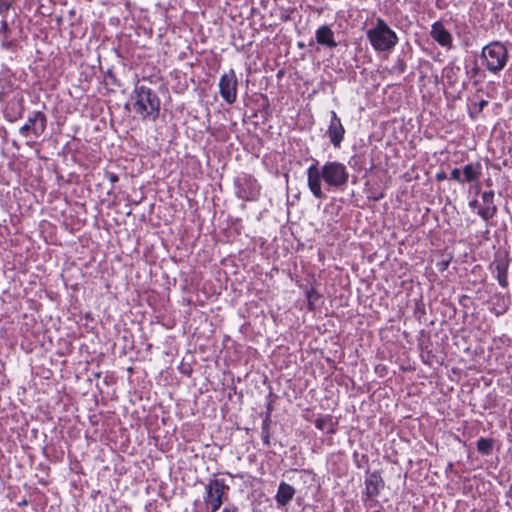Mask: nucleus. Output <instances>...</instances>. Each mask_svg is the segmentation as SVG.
<instances>
[{"label": "nucleus", "instance_id": "nucleus-36", "mask_svg": "<svg viewBox=\"0 0 512 512\" xmlns=\"http://www.w3.org/2000/svg\"><path fill=\"white\" fill-rule=\"evenodd\" d=\"M507 308H508V307H507L506 305H504V306L501 308V310L497 312V315H500V314L505 313V312H506V310H507Z\"/></svg>", "mask_w": 512, "mask_h": 512}, {"label": "nucleus", "instance_id": "nucleus-40", "mask_svg": "<svg viewBox=\"0 0 512 512\" xmlns=\"http://www.w3.org/2000/svg\"><path fill=\"white\" fill-rule=\"evenodd\" d=\"M475 189H476V192L478 193V192H479V190H480V186H479V184H476V185H475Z\"/></svg>", "mask_w": 512, "mask_h": 512}, {"label": "nucleus", "instance_id": "nucleus-17", "mask_svg": "<svg viewBox=\"0 0 512 512\" xmlns=\"http://www.w3.org/2000/svg\"><path fill=\"white\" fill-rule=\"evenodd\" d=\"M496 278L499 285L503 288L508 287V262L501 261L495 266Z\"/></svg>", "mask_w": 512, "mask_h": 512}, {"label": "nucleus", "instance_id": "nucleus-10", "mask_svg": "<svg viewBox=\"0 0 512 512\" xmlns=\"http://www.w3.org/2000/svg\"><path fill=\"white\" fill-rule=\"evenodd\" d=\"M47 116L42 111H34L29 114L26 125L32 127V134L38 138L40 137L47 128Z\"/></svg>", "mask_w": 512, "mask_h": 512}, {"label": "nucleus", "instance_id": "nucleus-31", "mask_svg": "<svg viewBox=\"0 0 512 512\" xmlns=\"http://www.w3.org/2000/svg\"><path fill=\"white\" fill-rule=\"evenodd\" d=\"M32 127H30V125H26L24 124L23 126L20 127L19 129V133L24 136V137H27L30 133H32Z\"/></svg>", "mask_w": 512, "mask_h": 512}, {"label": "nucleus", "instance_id": "nucleus-12", "mask_svg": "<svg viewBox=\"0 0 512 512\" xmlns=\"http://www.w3.org/2000/svg\"><path fill=\"white\" fill-rule=\"evenodd\" d=\"M384 485V480L378 471L368 474L365 479V496H378Z\"/></svg>", "mask_w": 512, "mask_h": 512}, {"label": "nucleus", "instance_id": "nucleus-18", "mask_svg": "<svg viewBox=\"0 0 512 512\" xmlns=\"http://www.w3.org/2000/svg\"><path fill=\"white\" fill-rule=\"evenodd\" d=\"M494 440L481 437L477 441V451L482 455H490L493 450Z\"/></svg>", "mask_w": 512, "mask_h": 512}, {"label": "nucleus", "instance_id": "nucleus-16", "mask_svg": "<svg viewBox=\"0 0 512 512\" xmlns=\"http://www.w3.org/2000/svg\"><path fill=\"white\" fill-rule=\"evenodd\" d=\"M315 426L321 431H325L327 434H334L337 431V420L331 415H325L315 420Z\"/></svg>", "mask_w": 512, "mask_h": 512}, {"label": "nucleus", "instance_id": "nucleus-26", "mask_svg": "<svg viewBox=\"0 0 512 512\" xmlns=\"http://www.w3.org/2000/svg\"><path fill=\"white\" fill-rule=\"evenodd\" d=\"M105 79L112 85L120 86L114 72L111 69L105 73Z\"/></svg>", "mask_w": 512, "mask_h": 512}, {"label": "nucleus", "instance_id": "nucleus-24", "mask_svg": "<svg viewBox=\"0 0 512 512\" xmlns=\"http://www.w3.org/2000/svg\"><path fill=\"white\" fill-rule=\"evenodd\" d=\"M376 497L377 496H365L363 498V502H364L365 507L369 508V509L376 507L379 504V502L376 499Z\"/></svg>", "mask_w": 512, "mask_h": 512}, {"label": "nucleus", "instance_id": "nucleus-35", "mask_svg": "<svg viewBox=\"0 0 512 512\" xmlns=\"http://www.w3.org/2000/svg\"><path fill=\"white\" fill-rule=\"evenodd\" d=\"M446 178H447V175H446L445 172H439V173L436 174V179L438 181L444 180Z\"/></svg>", "mask_w": 512, "mask_h": 512}, {"label": "nucleus", "instance_id": "nucleus-25", "mask_svg": "<svg viewBox=\"0 0 512 512\" xmlns=\"http://www.w3.org/2000/svg\"><path fill=\"white\" fill-rule=\"evenodd\" d=\"M450 179L457 181L460 184H463V176L461 175L460 169L454 168L450 173Z\"/></svg>", "mask_w": 512, "mask_h": 512}, {"label": "nucleus", "instance_id": "nucleus-7", "mask_svg": "<svg viewBox=\"0 0 512 512\" xmlns=\"http://www.w3.org/2000/svg\"><path fill=\"white\" fill-rule=\"evenodd\" d=\"M218 86L222 99L227 104H234L237 100L238 79L233 69L221 75Z\"/></svg>", "mask_w": 512, "mask_h": 512}, {"label": "nucleus", "instance_id": "nucleus-8", "mask_svg": "<svg viewBox=\"0 0 512 512\" xmlns=\"http://www.w3.org/2000/svg\"><path fill=\"white\" fill-rule=\"evenodd\" d=\"M330 115L331 118L326 133L333 147L340 148L346 131L337 113L335 111H331Z\"/></svg>", "mask_w": 512, "mask_h": 512}, {"label": "nucleus", "instance_id": "nucleus-22", "mask_svg": "<svg viewBox=\"0 0 512 512\" xmlns=\"http://www.w3.org/2000/svg\"><path fill=\"white\" fill-rule=\"evenodd\" d=\"M481 73H482L481 68L479 67V65L476 61L474 62L472 68L467 71V75L471 79H474L475 85H477L481 81L480 79H478V77L481 75Z\"/></svg>", "mask_w": 512, "mask_h": 512}, {"label": "nucleus", "instance_id": "nucleus-23", "mask_svg": "<svg viewBox=\"0 0 512 512\" xmlns=\"http://www.w3.org/2000/svg\"><path fill=\"white\" fill-rule=\"evenodd\" d=\"M15 0H0V14H6L14 4Z\"/></svg>", "mask_w": 512, "mask_h": 512}, {"label": "nucleus", "instance_id": "nucleus-3", "mask_svg": "<svg viewBox=\"0 0 512 512\" xmlns=\"http://www.w3.org/2000/svg\"><path fill=\"white\" fill-rule=\"evenodd\" d=\"M366 37L377 52L391 51L399 41L396 32L380 17L376 19L375 25L366 31Z\"/></svg>", "mask_w": 512, "mask_h": 512}, {"label": "nucleus", "instance_id": "nucleus-6", "mask_svg": "<svg viewBox=\"0 0 512 512\" xmlns=\"http://www.w3.org/2000/svg\"><path fill=\"white\" fill-rule=\"evenodd\" d=\"M236 196L244 201H254L260 194V185L257 180L249 175L243 174L235 179Z\"/></svg>", "mask_w": 512, "mask_h": 512}, {"label": "nucleus", "instance_id": "nucleus-33", "mask_svg": "<svg viewBox=\"0 0 512 512\" xmlns=\"http://www.w3.org/2000/svg\"><path fill=\"white\" fill-rule=\"evenodd\" d=\"M9 30L8 22L6 20H2L0 27V35L5 34Z\"/></svg>", "mask_w": 512, "mask_h": 512}, {"label": "nucleus", "instance_id": "nucleus-42", "mask_svg": "<svg viewBox=\"0 0 512 512\" xmlns=\"http://www.w3.org/2000/svg\"><path fill=\"white\" fill-rule=\"evenodd\" d=\"M183 374L189 375L191 371H182Z\"/></svg>", "mask_w": 512, "mask_h": 512}, {"label": "nucleus", "instance_id": "nucleus-20", "mask_svg": "<svg viewBox=\"0 0 512 512\" xmlns=\"http://www.w3.org/2000/svg\"><path fill=\"white\" fill-rule=\"evenodd\" d=\"M306 298L308 301V309L314 311L316 308L315 302L320 298V294L314 288H311L306 291Z\"/></svg>", "mask_w": 512, "mask_h": 512}, {"label": "nucleus", "instance_id": "nucleus-39", "mask_svg": "<svg viewBox=\"0 0 512 512\" xmlns=\"http://www.w3.org/2000/svg\"><path fill=\"white\" fill-rule=\"evenodd\" d=\"M27 503H28V502H27V500H26V499H23V500L19 503V505H20V506H26V505H27Z\"/></svg>", "mask_w": 512, "mask_h": 512}, {"label": "nucleus", "instance_id": "nucleus-11", "mask_svg": "<svg viewBox=\"0 0 512 512\" xmlns=\"http://www.w3.org/2000/svg\"><path fill=\"white\" fill-rule=\"evenodd\" d=\"M483 205L478 210V215L485 221L492 219L497 213V206L494 204V192L485 191L482 194Z\"/></svg>", "mask_w": 512, "mask_h": 512}, {"label": "nucleus", "instance_id": "nucleus-14", "mask_svg": "<svg viewBox=\"0 0 512 512\" xmlns=\"http://www.w3.org/2000/svg\"><path fill=\"white\" fill-rule=\"evenodd\" d=\"M295 488L290 484L282 481L278 486L275 500L279 506H286L295 495Z\"/></svg>", "mask_w": 512, "mask_h": 512}, {"label": "nucleus", "instance_id": "nucleus-19", "mask_svg": "<svg viewBox=\"0 0 512 512\" xmlns=\"http://www.w3.org/2000/svg\"><path fill=\"white\" fill-rule=\"evenodd\" d=\"M407 64L404 58L398 57L394 65L389 69L390 74L400 75L406 71Z\"/></svg>", "mask_w": 512, "mask_h": 512}, {"label": "nucleus", "instance_id": "nucleus-30", "mask_svg": "<svg viewBox=\"0 0 512 512\" xmlns=\"http://www.w3.org/2000/svg\"><path fill=\"white\" fill-rule=\"evenodd\" d=\"M105 177L111 182L112 187L119 181L118 175L110 171H105Z\"/></svg>", "mask_w": 512, "mask_h": 512}, {"label": "nucleus", "instance_id": "nucleus-41", "mask_svg": "<svg viewBox=\"0 0 512 512\" xmlns=\"http://www.w3.org/2000/svg\"><path fill=\"white\" fill-rule=\"evenodd\" d=\"M382 196H383V195H380V196H378V197H374L373 199H374L375 201H378Z\"/></svg>", "mask_w": 512, "mask_h": 512}, {"label": "nucleus", "instance_id": "nucleus-1", "mask_svg": "<svg viewBox=\"0 0 512 512\" xmlns=\"http://www.w3.org/2000/svg\"><path fill=\"white\" fill-rule=\"evenodd\" d=\"M318 160L307 168V185L316 199H325L326 194L322 190L321 181L325 183L327 190H344L349 181L347 167L338 161H327L318 167Z\"/></svg>", "mask_w": 512, "mask_h": 512}, {"label": "nucleus", "instance_id": "nucleus-9", "mask_svg": "<svg viewBox=\"0 0 512 512\" xmlns=\"http://www.w3.org/2000/svg\"><path fill=\"white\" fill-rule=\"evenodd\" d=\"M430 36L442 47L451 49L453 46V37L441 21H436L432 24Z\"/></svg>", "mask_w": 512, "mask_h": 512}, {"label": "nucleus", "instance_id": "nucleus-29", "mask_svg": "<svg viewBox=\"0 0 512 512\" xmlns=\"http://www.w3.org/2000/svg\"><path fill=\"white\" fill-rule=\"evenodd\" d=\"M270 437H271L270 430H261V439L265 446H270V444H271Z\"/></svg>", "mask_w": 512, "mask_h": 512}, {"label": "nucleus", "instance_id": "nucleus-13", "mask_svg": "<svg viewBox=\"0 0 512 512\" xmlns=\"http://www.w3.org/2000/svg\"><path fill=\"white\" fill-rule=\"evenodd\" d=\"M315 39L319 45L331 49L338 45L334 38V32L328 25H322L315 31Z\"/></svg>", "mask_w": 512, "mask_h": 512}, {"label": "nucleus", "instance_id": "nucleus-28", "mask_svg": "<svg viewBox=\"0 0 512 512\" xmlns=\"http://www.w3.org/2000/svg\"><path fill=\"white\" fill-rule=\"evenodd\" d=\"M270 411H271V407L268 406V412L262 422L261 430H270V424H271Z\"/></svg>", "mask_w": 512, "mask_h": 512}, {"label": "nucleus", "instance_id": "nucleus-27", "mask_svg": "<svg viewBox=\"0 0 512 512\" xmlns=\"http://www.w3.org/2000/svg\"><path fill=\"white\" fill-rule=\"evenodd\" d=\"M488 105V101L487 100H480L479 102H474L472 104V107L473 109L475 110L476 113H480L483 111V109Z\"/></svg>", "mask_w": 512, "mask_h": 512}, {"label": "nucleus", "instance_id": "nucleus-2", "mask_svg": "<svg viewBox=\"0 0 512 512\" xmlns=\"http://www.w3.org/2000/svg\"><path fill=\"white\" fill-rule=\"evenodd\" d=\"M131 100L133 101L132 106L134 112L138 114L142 120L155 121L158 119L161 100L150 87L136 84L131 94Z\"/></svg>", "mask_w": 512, "mask_h": 512}, {"label": "nucleus", "instance_id": "nucleus-4", "mask_svg": "<svg viewBox=\"0 0 512 512\" xmlns=\"http://www.w3.org/2000/svg\"><path fill=\"white\" fill-rule=\"evenodd\" d=\"M480 58L487 71L498 75L509 60L508 48L500 41H492L482 48Z\"/></svg>", "mask_w": 512, "mask_h": 512}, {"label": "nucleus", "instance_id": "nucleus-34", "mask_svg": "<svg viewBox=\"0 0 512 512\" xmlns=\"http://www.w3.org/2000/svg\"><path fill=\"white\" fill-rule=\"evenodd\" d=\"M418 313H422V314L425 313L424 305L422 303H417L416 304L415 314H418Z\"/></svg>", "mask_w": 512, "mask_h": 512}, {"label": "nucleus", "instance_id": "nucleus-15", "mask_svg": "<svg viewBox=\"0 0 512 512\" xmlns=\"http://www.w3.org/2000/svg\"><path fill=\"white\" fill-rule=\"evenodd\" d=\"M482 175V165L480 162L468 163L463 167V184L477 182Z\"/></svg>", "mask_w": 512, "mask_h": 512}, {"label": "nucleus", "instance_id": "nucleus-21", "mask_svg": "<svg viewBox=\"0 0 512 512\" xmlns=\"http://www.w3.org/2000/svg\"><path fill=\"white\" fill-rule=\"evenodd\" d=\"M460 71V67H450L444 69V75L449 84H454L457 78V73Z\"/></svg>", "mask_w": 512, "mask_h": 512}, {"label": "nucleus", "instance_id": "nucleus-38", "mask_svg": "<svg viewBox=\"0 0 512 512\" xmlns=\"http://www.w3.org/2000/svg\"><path fill=\"white\" fill-rule=\"evenodd\" d=\"M477 203H478V202H477V200L475 199V200L471 201V202L469 203V205H470L471 207H475V206L477 205Z\"/></svg>", "mask_w": 512, "mask_h": 512}, {"label": "nucleus", "instance_id": "nucleus-37", "mask_svg": "<svg viewBox=\"0 0 512 512\" xmlns=\"http://www.w3.org/2000/svg\"><path fill=\"white\" fill-rule=\"evenodd\" d=\"M447 266H448V262H442V263H441V268H440V270H444V269H446V268H447Z\"/></svg>", "mask_w": 512, "mask_h": 512}, {"label": "nucleus", "instance_id": "nucleus-5", "mask_svg": "<svg viewBox=\"0 0 512 512\" xmlns=\"http://www.w3.org/2000/svg\"><path fill=\"white\" fill-rule=\"evenodd\" d=\"M229 491L224 479L211 478L205 485L204 502L208 512H216L223 504V497Z\"/></svg>", "mask_w": 512, "mask_h": 512}, {"label": "nucleus", "instance_id": "nucleus-32", "mask_svg": "<svg viewBox=\"0 0 512 512\" xmlns=\"http://www.w3.org/2000/svg\"><path fill=\"white\" fill-rule=\"evenodd\" d=\"M222 512H238V507L233 504L227 505L223 508Z\"/></svg>", "mask_w": 512, "mask_h": 512}]
</instances>
